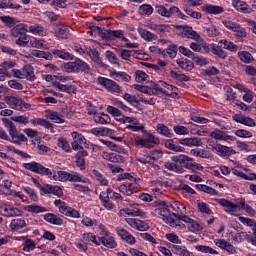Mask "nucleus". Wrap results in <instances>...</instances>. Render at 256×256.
I'll return each instance as SVG.
<instances>
[{
    "label": "nucleus",
    "instance_id": "56",
    "mask_svg": "<svg viewBox=\"0 0 256 256\" xmlns=\"http://www.w3.org/2000/svg\"><path fill=\"white\" fill-rule=\"evenodd\" d=\"M7 102L10 104V107H12V109H16V111H19V109H21L23 100L21 98L11 96L7 99Z\"/></svg>",
    "mask_w": 256,
    "mask_h": 256
},
{
    "label": "nucleus",
    "instance_id": "58",
    "mask_svg": "<svg viewBox=\"0 0 256 256\" xmlns=\"http://www.w3.org/2000/svg\"><path fill=\"white\" fill-rule=\"evenodd\" d=\"M139 15H146L149 17V15H153V6L149 4H142L138 9Z\"/></svg>",
    "mask_w": 256,
    "mask_h": 256
},
{
    "label": "nucleus",
    "instance_id": "2",
    "mask_svg": "<svg viewBox=\"0 0 256 256\" xmlns=\"http://www.w3.org/2000/svg\"><path fill=\"white\" fill-rule=\"evenodd\" d=\"M22 167L23 169H26V171H31L32 173H36L37 175H45L46 177H48V179H51L52 181L67 183V180L69 178V172L63 170L53 172L51 171V169L43 166V164L36 161H32L30 163H23Z\"/></svg>",
    "mask_w": 256,
    "mask_h": 256
},
{
    "label": "nucleus",
    "instance_id": "21",
    "mask_svg": "<svg viewBox=\"0 0 256 256\" xmlns=\"http://www.w3.org/2000/svg\"><path fill=\"white\" fill-rule=\"evenodd\" d=\"M70 183H89L91 184V180L89 178L83 177V175L79 172H69L68 173V180Z\"/></svg>",
    "mask_w": 256,
    "mask_h": 256
},
{
    "label": "nucleus",
    "instance_id": "3",
    "mask_svg": "<svg viewBox=\"0 0 256 256\" xmlns=\"http://www.w3.org/2000/svg\"><path fill=\"white\" fill-rule=\"evenodd\" d=\"M155 11L158 15H160L161 17H165L166 19H173L175 17L183 19L184 21H187V19H189V17L183 14V12H181L179 7L177 6H171L169 9H167L164 5L156 4Z\"/></svg>",
    "mask_w": 256,
    "mask_h": 256
},
{
    "label": "nucleus",
    "instance_id": "23",
    "mask_svg": "<svg viewBox=\"0 0 256 256\" xmlns=\"http://www.w3.org/2000/svg\"><path fill=\"white\" fill-rule=\"evenodd\" d=\"M185 169H189L190 171H203V167L201 164L195 162V160L189 156H186V160L182 163Z\"/></svg>",
    "mask_w": 256,
    "mask_h": 256
},
{
    "label": "nucleus",
    "instance_id": "60",
    "mask_svg": "<svg viewBox=\"0 0 256 256\" xmlns=\"http://www.w3.org/2000/svg\"><path fill=\"white\" fill-rule=\"evenodd\" d=\"M26 211H28V213H34L37 215L39 213H46L47 208L39 205H28L26 207Z\"/></svg>",
    "mask_w": 256,
    "mask_h": 256
},
{
    "label": "nucleus",
    "instance_id": "16",
    "mask_svg": "<svg viewBox=\"0 0 256 256\" xmlns=\"http://www.w3.org/2000/svg\"><path fill=\"white\" fill-rule=\"evenodd\" d=\"M27 33H29V25L23 23L17 24L10 31L11 37H14L15 39L23 37L27 35Z\"/></svg>",
    "mask_w": 256,
    "mask_h": 256
},
{
    "label": "nucleus",
    "instance_id": "54",
    "mask_svg": "<svg viewBox=\"0 0 256 256\" xmlns=\"http://www.w3.org/2000/svg\"><path fill=\"white\" fill-rule=\"evenodd\" d=\"M196 189L198 191H202L203 193H207L208 195H217L219 193L215 188L205 184H197Z\"/></svg>",
    "mask_w": 256,
    "mask_h": 256
},
{
    "label": "nucleus",
    "instance_id": "28",
    "mask_svg": "<svg viewBox=\"0 0 256 256\" xmlns=\"http://www.w3.org/2000/svg\"><path fill=\"white\" fill-rule=\"evenodd\" d=\"M202 11H204V13H208L210 15H220V13H223V11H225V9H223V7L221 6H215L212 4H205L202 6Z\"/></svg>",
    "mask_w": 256,
    "mask_h": 256
},
{
    "label": "nucleus",
    "instance_id": "24",
    "mask_svg": "<svg viewBox=\"0 0 256 256\" xmlns=\"http://www.w3.org/2000/svg\"><path fill=\"white\" fill-rule=\"evenodd\" d=\"M110 76L112 77V79H115V81L118 82L122 81L123 83H129L131 81V76H129L127 72L123 71H111Z\"/></svg>",
    "mask_w": 256,
    "mask_h": 256
},
{
    "label": "nucleus",
    "instance_id": "13",
    "mask_svg": "<svg viewBox=\"0 0 256 256\" xmlns=\"http://www.w3.org/2000/svg\"><path fill=\"white\" fill-rule=\"evenodd\" d=\"M120 217H142L145 219L147 213L139 208H123L119 211Z\"/></svg>",
    "mask_w": 256,
    "mask_h": 256
},
{
    "label": "nucleus",
    "instance_id": "10",
    "mask_svg": "<svg viewBox=\"0 0 256 256\" xmlns=\"http://www.w3.org/2000/svg\"><path fill=\"white\" fill-rule=\"evenodd\" d=\"M103 35L104 38L108 39V41L120 39L121 41H124V43H129V40L125 37V31L123 30H106Z\"/></svg>",
    "mask_w": 256,
    "mask_h": 256
},
{
    "label": "nucleus",
    "instance_id": "14",
    "mask_svg": "<svg viewBox=\"0 0 256 256\" xmlns=\"http://www.w3.org/2000/svg\"><path fill=\"white\" fill-rule=\"evenodd\" d=\"M232 119L235 121V123H240V125H245L246 127H256V122L253 118L245 116L241 113L234 114Z\"/></svg>",
    "mask_w": 256,
    "mask_h": 256
},
{
    "label": "nucleus",
    "instance_id": "33",
    "mask_svg": "<svg viewBox=\"0 0 256 256\" xmlns=\"http://www.w3.org/2000/svg\"><path fill=\"white\" fill-rule=\"evenodd\" d=\"M28 31L32 35H38L39 37H45L47 35V29L39 24L28 26Z\"/></svg>",
    "mask_w": 256,
    "mask_h": 256
},
{
    "label": "nucleus",
    "instance_id": "31",
    "mask_svg": "<svg viewBox=\"0 0 256 256\" xmlns=\"http://www.w3.org/2000/svg\"><path fill=\"white\" fill-rule=\"evenodd\" d=\"M232 6L236 11H239L240 13H251V10L249 9V4L247 2L242 0H233Z\"/></svg>",
    "mask_w": 256,
    "mask_h": 256
},
{
    "label": "nucleus",
    "instance_id": "18",
    "mask_svg": "<svg viewBox=\"0 0 256 256\" xmlns=\"http://www.w3.org/2000/svg\"><path fill=\"white\" fill-rule=\"evenodd\" d=\"M8 133L11 137V140H10L11 143H14L15 145H21V143H25L27 141V136H25V134L17 131V127L10 130V132H8Z\"/></svg>",
    "mask_w": 256,
    "mask_h": 256
},
{
    "label": "nucleus",
    "instance_id": "35",
    "mask_svg": "<svg viewBox=\"0 0 256 256\" xmlns=\"http://www.w3.org/2000/svg\"><path fill=\"white\" fill-rule=\"evenodd\" d=\"M183 35L186 39H193L194 41H201V35L197 31L193 30L192 27H184Z\"/></svg>",
    "mask_w": 256,
    "mask_h": 256
},
{
    "label": "nucleus",
    "instance_id": "29",
    "mask_svg": "<svg viewBox=\"0 0 256 256\" xmlns=\"http://www.w3.org/2000/svg\"><path fill=\"white\" fill-rule=\"evenodd\" d=\"M233 175L236 177H240V179H245V181H249V175L243 173V171H249V169L241 164H237L235 167L231 169Z\"/></svg>",
    "mask_w": 256,
    "mask_h": 256
},
{
    "label": "nucleus",
    "instance_id": "42",
    "mask_svg": "<svg viewBox=\"0 0 256 256\" xmlns=\"http://www.w3.org/2000/svg\"><path fill=\"white\" fill-rule=\"evenodd\" d=\"M22 73L24 79H27V81H35V72L33 71L32 65H25L22 69Z\"/></svg>",
    "mask_w": 256,
    "mask_h": 256
},
{
    "label": "nucleus",
    "instance_id": "32",
    "mask_svg": "<svg viewBox=\"0 0 256 256\" xmlns=\"http://www.w3.org/2000/svg\"><path fill=\"white\" fill-rule=\"evenodd\" d=\"M164 147L169 149V151H174L175 153H185V148L183 146L175 144L173 139L165 140Z\"/></svg>",
    "mask_w": 256,
    "mask_h": 256
},
{
    "label": "nucleus",
    "instance_id": "51",
    "mask_svg": "<svg viewBox=\"0 0 256 256\" xmlns=\"http://www.w3.org/2000/svg\"><path fill=\"white\" fill-rule=\"evenodd\" d=\"M211 47L213 55H216L219 59H227V52L221 48L223 45L216 46L215 44H211Z\"/></svg>",
    "mask_w": 256,
    "mask_h": 256
},
{
    "label": "nucleus",
    "instance_id": "15",
    "mask_svg": "<svg viewBox=\"0 0 256 256\" xmlns=\"http://www.w3.org/2000/svg\"><path fill=\"white\" fill-rule=\"evenodd\" d=\"M210 147H212V149L214 151H217V153H220V155H222L223 157H231V155H235V153H237L233 147H229V146H224L221 144H209Z\"/></svg>",
    "mask_w": 256,
    "mask_h": 256
},
{
    "label": "nucleus",
    "instance_id": "19",
    "mask_svg": "<svg viewBox=\"0 0 256 256\" xmlns=\"http://www.w3.org/2000/svg\"><path fill=\"white\" fill-rule=\"evenodd\" d=\"M154 213L155 215H159L164 223H166L167 225L173 219V217H175L173 215L174 213H171V211H169V209L165 207H157L156 209H154Z\"/></svg>",
    "mask_w": 256,
    "mask_h": 256
},
{
    "label": "nucleus",
    "instance_id": "20",
    "mask_svg": "<svg viewBox=\"0 0 256 256\" xmlns=\"http://www.w3.org/2000/svg\"><path fill=\"white\" fill-rule=\"evenodd\" d=\"M178 143L186 147H201L203 145V140L199 137L182 138L178 139Z\"/></svg>",
    "mask_w": 256,
    "mask_h": 256
},
{
    "label": "nucleus",
    "instance_id": "40",
    "mask_svg": "<svg viewBox=\"0 0 256 256\" xmlns=\"http://www.w3.org/2000/svg\"><path fill=\"white\" fill-rule=\"evenodd\" d=\"M176 63L180 67V69H183L184 71H191L194 67L193 62L186 58L177 59Z\"/></svg>",
    "mask_w": 256,
    "mask_h": 256
},
{
    "label": "nucleus",
    "instance_id": "4",
    "mask_svg": "<svg viewBox=\"0 0 256 256\" xmlns=\"http://www.w3.org/2000/svg\"><path fill=\"white\" fill-rule=\"evenodd\" d=\"M97 81L98 85L104 87V89H106V91L109 93H113L114 95H122L123 87H121V85L114 80L105 77H98Z\"/></svg>",
    "mask_w": 256,
    "mask_h": 256
},
{
    "label": "nucleus",
    "instance_id": "52",
    "mask_svg": "<svg viewBox=\"0 0 256 256\" xmlns=\"http://www.w3.org/2000/svg\"><path fill=\"white\" fill-rule=\"evenodd\" d=\"M30 123H32V125H40V127H45V129H53V124H51V122L42 119V118H35L30 120Z\"/></svg>",
    "mask_w": 256,
    "mask_h": 256
},
{
    "label": "nucleus",
    "instance_id": "8",
    "mask_svg": "<svg viewBox=\"0 0 256 256\" xmlns=\"http://www.w3.org/2000/svg\"><path fill=\"white\" fill-rule=\"evenodd\" d=\"M116 233L122 241H125L128 245H135L137 243V238L131 234L127 229L123 227H117L116 228Z\"/></svg>",
    "mask_w": 256,
    "mask_h": 256
},
{
    "label": "nucleus",
    "instance_id": "55",
    "mask_svg": "<svg viewBox=\"0 0 256 256\" xmlns=\"http://www.w3.org/2000/svg\"><path fill=\"white\" fill-rule=\"evenodd\" d=\"M238 57L240 61H242L243 63H253L255 61V58H253V55L248 51L238 52Z\"/></svg>",
    "mask_w": 256,
    "mask_h": 256
},
{
    "label": "nucleus",
    "instance_id": "63",
    "mask_svg": "<svg viewBox=\"0 0 256 256\" xmlns=\"http://www.w3.org/2000/svg\"><path fill=\"white\" fill-rule=\"evenodd\" d=\"M149 75L145 73L142 70H136L135 71V81L136 83H145V81H148Z\"/></svg>",
    "mask_w": 256,
    "mask_h": 256
},
{
    "label": "nucleus",
    "instance_id": "17",
    "mask_svg": "<svg viewBox=\"0 0 256 256\" xmlns=\"http://www.w3.org/2000/svg\"><path fill=\"white\" fill-rule=\"evenodd\" d=\"M99 246L103 245L104 247H107V249H115L117 247V241H115V238L110 234H106V236H100L98 237Z\"/></svg>",
    "mask_w": 256,
    "mask_h": 256
},
{
    "label": "nucleus",
    "instance_id": "44",
    "mask_svg": "<svg viewBox=\"0 0 256 256\" xmlns=\"http://www.w3.org/2000/svg\"><path fill=\"white\" fill-rule=\"evenodd\" d=\"M138 33L139 35L144 39V41H157V35H155L154 33L145 30L143 28L138 29Z\"/></svg>",
    "mask_w": 256,
    "mask_h": 256
},
{
    "label": "nucleus",
    "instance_id": "7",
    "mask_svg": "<svg viewBox=\"0 0 256 256\" xmlns=\"http://www.w3.org/2000/svg\"><path fill=\"white\" fill-rule=\"evenodd\" d=\"M0 213L3 217H21L23 215V210L9 204H5L0 206Z\"/></svg>",
    "mask_w": 256,
    "mask_h": 256
},
{
    "label": "nucleus",
    "instance_id": "45",
    "mask_svg": "<svg viewBox=\"0 0 256 256\" xmlns=\"http://www.w3.org/2000/svg\"><path fill=\"white\" fill-rule=\"evenodd\" d=\"M164 169L168 171H173L174 173H185V169L179 164H175L174 162H165Z\"/></svg>",
    "mask_w": 256,
    "mask_h": 256
},
{
    "label": "nucleus",
    "instance_id": "57",
    "mask_svg": "<svg viewBox=\"0 0 256 256\" xmlns=\"http://www.w3.org/2000/svg\"><path fill=\"white\" fill-rule=\"evenodd\" d=\"M57 145L58 147H60V149L65 151V153H72L71 145H69V141H67V138L65 137L58 138Z\"/></svg>",
    "mask_w": 256,
    "mask_h": 256
},
{
    "label": "nucleus",
    "instance_id": "1",
    "mask_svg": "<svg viewBox=\"0 0 256 256\" xmlns=\"http://www.w3.org/2000/svg\"><path fill=\"white\" fill-rule=\"evenodd\" d=\"M123 123H129V125L126 126V129L135 132L142 131L144 135L143 138H141V136H134L133 138H130V145H132V147H137V149H153L156 145L161 144V139H159L158 136L150 131L143 130L145 129V125L139 123L137 118L124 117Z\"/></svg>",
    "mask_w": 256,
    "mask_h": 256
},
{
    "label": "nucleus",
    "instance_id": "61",
    "mask_svg": "<svg viewBox=\"0 0 256 256\" xmlns=\"http://www.w3.org/2000/svg\"><path fill=\"white\" fill-rule=\"evenodd\" d=\"M195 249L196 251H200V253H209L210 255H219V252L211 248V246L197 245Z\"/></svg>",
    "mask_w": 256,
    "mask_h": 256
},
{
    "label": "nucleus",
    "instance_id": "37",
    "mask_svg": "<svg viewBox=\"0 0 256 256\" xmlns=\"http://www.w3.org/2000/svg\"><path fill=\"white\" fill-rule=\"evenodd\" d=\"M54 87H56L59 91H62L63 93H75L77 91V88L71 84H61L58 81L54 82Z\"/></svg>",
    "mask_w": 256,
    "mask_h": 256
},
{
    "label": "nucleus",
    "instance_id": "9",
    "mask_svg": "<svg viewBox=\"0 0 256 256\" xmlns=\"http://www.w3.org/2000/svg\"><path fill=\"white\" fill-rule=\"evenodd\" d=\"M126 223L132 227V229H135L136 231H149V223L137 219V218H126Z\"/></svg>",
    "mask_w": 256,
    "mask_h": 256
},
{
    "label": "nucleus",
    "instance_id": "48",
    "mask_svg": "<svg viewBox=\"0 0 256 256\" xmlns=\"http://www.w3.org/2000/svg\"><path fill=\"white\" fill-rule=\"evenodd\" d=\"M82 240L86 243V245L87 243H94V245H97V247H99V237H97L93 233H84L82 235Z\"/></svg>",
    "mask_w": 256,
    "mask_h": 256
},
{
    "label": "nucleus",
    "instance_id": "22",
    "mask_svg": "<svg viewBox=\"0 0 256 256\" xmlns=\"http://www.w3.org/2000/svg\"><path fill=\"white\" fill-rule=\"evenodd\" d=\"M161 205H163V207H171V209L176 212V215H185V207L179 201H171L169 203L163 201L161 202Z\"/></svg>",
    "mask_w": 256,
    "mask_h": 256
},
{
    "label": "nucleus",
    "instance_id": "26",
    "mask_svg": "<svg viewBox=\"0 0 256 256\" xmlns=\"http://www.w3.org/2000/svg\"><path fill=\"white\" fill-rule=\"evenodd\" d=\"M161 56L164 59H175V57H177V45H169L166 49L161 51Z\"/></svg>",
    "mask_w": 256,
    "mask_h": 256
},
{
    "label": "nucleus",
    "instance_id": "38",
    "mask_svg": "<svg viewBox=\"0 0 256 256\" xmlns=\"http://www.w3.org/2000/svg\"><path fill=\"white\" fill-rule=\"evenodd\" d=\"M183 220L176 218L175 216H172V219H170V222H168V225L172 227L173 229H177L178 231H185L187 229V226L181 222Z\"/></svg>",
    "mask_w": 256,
    "mask_h": 256
},
{
    "label": "nucleus",
    "instance_id": "47",
    "mask_svg": "<svg viewBox=\"0 0 256 256\" xmlns=\"http://www.w3.org/2000/svg\"><path fill=\"white\" fill-rule=\"evenodd\" d=\"M48 115V119H50V121H52L53 123H65V119L63 118V115L59 114L56 111H48L47 112Z\"/></svg>",
    "mask_w": 256,
    "mask_h": 256
},
{
    "label": "nucleus",
    "instance_id": "53",
    "mask_svg": "<svg viewBox=\"0 0 256 256\" xmlns=\"http://www.w3.org/2000/svg\"><path fill=\"white\" fill-rule=\"evenodd\" d=\"M172 251L175 255L191 256V252H189V250H187V247L185 246L173 245Z\"/></svg>",
    "mask_w": 256,
    "mask_h": 256
},
{
    "label": "nucleus",
    "instance_id": "43",
    "mask_svg": "<svg viewBox=\"0 0 256 256\" xmlns=\"http://www.w3.org/2000/svg\"><path fill=\"white\" fill-rule=\"evenodd\" d=\"M219 44L223 45V49H226L227 51H232L233 53H237V51H239V46H237V44L227 39L220 40Z\"/></svg>",
    "mask_w": 256,
    "mask_h": 256
},
{
    "label": "nucleus",
    "instance_id": "25",
    "mask_svg": "<svg viewBox=\"0 0 256 256\" xmlns=\"http://www.w3.org/2000/svg\"><path fill=\"white\" fill-rule=\"evenodd\" d=\"M156 133H158V135H162L163 137H168V139H173V137H175V134H173L171 129H169L167 125L163 123L157 124Z\"/></svg>",
    "mask_w": 256,
    "mask_h": 256
},
{
    "label": "nucleus",
    "instance_id": "39",
    "mask_svg": "<svg viewBox=\"0 0 256 256\" xmlns=\"http://www.w3.org/2000/svg\"><path fill=\"white\" fill-rule=\"evenodd\" d=\"M93 120L95 121V123H98L99 125H109V123H111V117L105 113L95 114L93 116Z\"/></svg>",
    "mask_w": 256,
    "mask_h": 256
},
{
    "label": "nucleus",
    "instance_id": "41",
    "mask_svg": "<svg viewBox=\"0 0 256 256\" xmlns=\"http://www.w3.org/2000/svg\"><path fill=\"white\" fill-rule=\"evenodd\" d=\"M44 221H47V223H51V225H63V219L53 213L45 214Z\"/></svg>",
    "mask_w": 256,
    "mask_h": 256
},
{
    "label": "nucleus",
    "instance_id": "12",
    "mask_svg": "<svg viewBox=\"0 0 256 256\" xmlns=\"http://www.w3.org/2000/svg\"><path fill=\"white\" fill-rule=\"evenodd\" d=\"M210 137L212 139H215L216 141H226L227 143H231L237 140L235 136H231L227 134V132H224L220 129H215L214 131H212L210 133Z\"/></svg>",
    "mask_w": 256,
    "mask_h": 256
},
{
    "label": "nucleus",
    "instance_id": "59",
    "mask_svg": "<svg viewBox=\"0 0 256 256\" xmlns=\"http://www.w3.org/2000/svg\"><path fill=\"white\" fill-rule=\"evenodd\" d=\"M69 27L67 26H61L56 31V37L57 39H68L69 38Z\"/></svg>",
    "mask_w": 256,
    "mask_h": 256
},
{
    "label": "nucleus",
    "instance_id": "27",
    "mask_svg": "<svg viewBox=\"0 0 256 256\" xmlns=\"http://www.w3.org/2000/svg\"><path fill=\"white\" fill-rule=\"evenodd\" d=\"M25 227H27V222L22 218L11 220L9 225L10 231H21V229H25Z\"/></svg>",
    "mask_w": 256,
    "mask_h": 256
},
{
    "label": "nucleus",
    "instance_id": "62",
    "mask_svg": "<svg viewBox=\"0 0 256 256\" xmlns=\"http://www.w3.org/2000/svg\"><path fill=\"white\" fill-rule=\"evenodd\" d=\"M23 191L26 192V194L29 196V198L31 199V201H39V196L37 195V191H35V189L29 187V186H24Z\"/></svg>",
    "mask_w": 256,
    "mask_h": 256
},
{
    "label": "nucleus",
    "instance_id": "6",
    "mask_svg": "<svg viewBox=\"0 0 256 256\" xmlns=\"http://www.w3.org/2000/svg\"><path fill=\"white\" fill-rule=\"evenodd\" d=\"M120 193H123V195H127L128 197H131L133 193H137L139 191V179L136 178L135 180L126 181L124 184H121L119 186Z\"/></svg>",
    "mask_w": 256,
    "mask_h": 256
},
{
    "label": "nucleus",
    "instance_id": "46",
    "mask_svg": "<svg viewBox=\"0 0 256 256\" xmlns=\"http://www.w3.org/2000/svg\"><path fill=\"white\" fill-rule=\"evenodd\" d=\"M92 175L94 179H96V181L100 183V185H103L104 187H107L109 185V180L107 179V177H105V175H103L98 170H92Z\"/></svg>",
    "mask_w": 256,
    "mask_h": 256
},
{
    "label": "nucleus",
    "instance_id": "11",
    "mask_svg": "<svg viewBox=\"0 0 256 256\" xmlns=\"http://www.w3.org/2000/svg\"><path fill=\"white\" fill-rule=\"evenodd\" d=\"M216 203L221 205V207H224V211L228 213L229 215H235L237 211H239V205L225 199H217Z\"/></svg>",
    "mask_w": 256,
    "mask_h": 256
},
{
    "label": "nucleus",
    "instance_id": "64",
    "mask_svg": "<svg viewBox=\"0 0 256 256\" xmlns=\"http://www.w3.org/2000/svg\"><path fill=\"white\" fill-rule=\"evenodd\" d=\"M232 33H234L235 37H239L240 39H245V37H247V30L239 24L235 27Z\"/></svg>",
    "mask_w": 256,
    "mask_h": 256
},
{
    "label": "nucleus",
    "instance_id": "49",
    "mask_svg": "<svg viewBox=\"0 0 256 256\" xmlns=\"http://www.w3.org/2000/svg\"><path fill=\"white\" fill-rule=\"evenodd\" d=\"M54 205L55 207H57L59 213L65 216H67V213H69V209H71V207L67 206V203L62 200H55Z\"/></svg>",
    "mask_w": 256,
    "mask_h": 256
},
{
    "label": "nucleus",
    "instance_id": "34",
    "mask_svg": "<svg viewBox=\"0 0 256 256\" xmlns=\"http://www.w3.org/2000/svg\"><path fill=\"white\" fill-rule=\"evenodd\" d=\"M170 77L176 81V83H183L187 81H191V78L180 71L171 70Z\"/></svg>",
    "mask_w": 256,
    "mask_h": 256
},
{
    "label": "nucleus",
    "instance_id": "36",
    "mask_svg": "<svg viewBox=\"0 0 256 256\" xmlns=\"http://www.w3.org/2000/svg\"><path fill=\"white\" fill-rule=\"evenodd\" d=\"M51 53L52 55H54V57H58L59 59H64V61H69L73 59V54L65 50L52 49Z\"/></svg>",
    "mask_w": 256,
    "mask_h": 256
},
{
    "label": "nucleus",
    "instance_id": "5",
    "mask_svg": "<svg viewBox=\"0 0 256 256\" xmlns=\"http://www.w3.org/2000/svg\"><path fill=\"white\" fill-rule=\"evenodd\" d=\"M176 219H180L183 223L187 224V228L191 233H197L203 231V226L195 221L193 218L185 214H172Z\"/></svg>",
    "mask_w": 256,
    "mask_h": 256
},
{
    "label": "nucleus",
    "instance_id": "50",
    "mask_svg": "<svg viewBox=\"0 0 256 256\" xmlns=\"http://www.w3.org/2000/svg\"><path fill=\"white\" fill-rule=\"evenodd\" d=\"M75 62V67H76V73H89L90 71V67L89 64H87L86 62L82 61V60H76Z\"/></svg>",
    "mask_w": 256,
    "mask_h": 256
},
{
    "label": "nucleus",
    "instance_id": "30",
    "mask_svg": "<svg viewBox=\"0 0 256 256\" xmlns=\"http://www.w3.org/2000/svg\"><path fill=\"white\" fill-rule=\"evenodd\" d=\"M150 29L156 31L158 35H165L171 33V26L169 24H150Z\"/></svg>",
    "mask_w": 256,
    "mask_h": 256
}]
</instances>
